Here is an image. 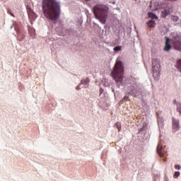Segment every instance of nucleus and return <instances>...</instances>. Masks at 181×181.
<instances>
[{"label":"nucleus","mask_w":181,"mask_h":181,"mask_svg":"<svg viewBox=\"0 0 181 181\" xmlns=\"http://www.w3.org/2000/svg\"><path fill=\"white\" fill-rule=\"evenodd\" d=\"M42 12L46 19L56 21L62 13L60 3L56 0H42Z\"/></svg>","instance_id":"f257e3e1"},{"label":"nucleus","mask_w":181,"mask_h":181,"mask_svg":"<svg viewBox=\"0 0 181 181\" xmlns=\"http://www.w3.org/2000/svg\"><path fill=\"white\" fill-rule=\"evenodd\" d=\"M93 12L95 19L105 25L110 13V7L105 4H98L93 7Z\"/></svg>","instance_id":"f03ea898"},{"label":"nucleus","mask_w":181,"mask_h":181,"mask_svg":"<svg viewBox=\"0 0 181 181\" xmlns=\"http://www.w3.org/2000/svg\"><path fill=\"white\" fill-rule=\"evenodd\" d=\"M111 74L116 83H121V84H122V78L124 77V66H122V62L121 61H117L116 62Z\"/></svg>","instance_id":"7ed1b4c3"},{"label":"nucleus","mask_w":181,"mask_h":181,"mask_svg":"<svg viewBox=\"0 0 181 181\" xmlns=\"http://www.w3.org/2000/svg\"><path fill=\"white\" fill-rule=\"evenodd\" d=\"M165 45L164 47V51L165 52H169L170 49H172V46H170V42L173 45L174 49L175 50H178L179 52H181V40L179 37H176L174 40H170L168 37H165Z\"/></svg>","instance_id":"20e7f679"},{"label":"nucleus","mask_w":181,"mask_h":181,"mask_svg":"<svg viewBox=\"0 0 181 181\" xmlns=\"http://www.w3.org/2000/svg\"><path fill=\"white\" fill-rule=\"evenodd\" d=\"M153 77L155 80H159L160 76V61L158 59H153L152 62Z\"/></svg>","instance_id":"39448f33"},{"label":"nucleus","mask_w":181,"mask_h":181,"mask_svg":"<svg viewBox=\"0 0 181 181\" xmlns=\"http://www.w3.org/2000/svg\"><path fill=\"white\" fill-rule=\"evenodd\" d=\"M168 15H170V7L167 6L161 12V18H166Z\"/></svg>","instance_id":"423d86ee"},{"label":"nucleus","mask_w":181,"mask_h":181,"mask_svg":"<svg viewBox=\"0 0 181 181\" xmlns=\"http://www.w3.org/2000/svg\"><path fill=\"white\" fill-rule=\"evenodd\" d=\"M157 120L159 128H163V122L165 120L163 119V117L159 116V112H157Z\"/></svg>","instance_id":"0eeeda50"},{"label":"nucleus","mask_w":181,"mask_h":181,"mask_svg":"<svg viewBox=\"0 0 181 181\" xmlns=\"http://www.w3.org/2000/svg\"><path fill=\"white\" fill-rule=\"evenodd\" d=\"M173 129H175V131H177L180 127L179 126V120H177L174 117H173Z\"/></svg>","instance_id":"6e6552de"},{"label":"nucleus","mask_w":181,"mask_h":181,"mask_svg":"<svg viewBox=\"0 0 181 181\" xmlns=\"http://www.w3.org/2000/svg\"><path fill=\"white\" fill-rule=\"evenodd\" d=\"M157 152H158L159 156H160L161 158H163V156H165V154L166 153L165 152V148H159V146L157 148Z\"/></svg>","instance_id":"1a4fd4ad"},{"label":"nucleus","mask_w":181,"mask_h":181,"mask_svg":"<svg viewBox=\"0 0 181 181\" xmlns=\"http://www.w3.org/2000/svg\"><path fill=\"white\" fill-rule=\"evenodd\" d=\"M146 25H147L148 28H149L150 29H152V28H155V26H156V23H155V21H153V20H150L149 21H148L146 23Z\"/></svg>","instance_id":"9d476101"},{"label":"nucleus","mask_w":181,"mask_h":181,"mask_svg":"<svg viewBox=\"0 0 181 181\" xmlns=\"http://www.w3.org/2000/svg\"><path fill=\"white\" fill-rule=\"evenodd\" d=\"M90 83V78H86L84 79H82L81 81V84H83V86H87Z\"/></svg>","instance_id":"9b49d317"},{"label":"nucleus","mask_w":181,"mask_h":181,"mask_svg":"<svg viewBox=\"0 0 181 181\" xmlns=\"http://www.w3.org/2000/svg\"><path fill=\"white\" fill-rule=\"evenodd\" d=\"M148 18H151V21H153V19H158V17L156 15L153 14V13H148Z\"/></svg>","instance_id":"f8f14e48"},{"label":"nucleus","mask_w":181,"mask_h":181,"mask_svg":"<svg viewBox=\"0 0 181 181\" xmlns=\"http://www.w3.org/2000/svg\"><path fill=\"white\" fill-rule=\"evenodd\" d=\"M170 18L173 22H177L179 21V16H171Z\"/></svg>","instance_id":"ddd939ff"},{"label":"nucleus","mask_w":181,"mask_h":181,"mask_svg":"<svg viewBox=\"0 0 181 181\" xmlns=\"http://www.w3.org/2000/svg\"><path fill=\"white\" fill-rule=\"evenodd\" d=\"M122 47L117 46L114 48V52H121Z\"/></svg>","instance_id":"4468645a"},{"label":"nucleus","mask_w":181,"mask_h":181,"mask_svg":"<svg viewBox=\"0 0 181 181\" xmlns=\"http://www.w3.org/2000/svg\"><path fill=\"white\" fill-rule=\"evenodd\" d=\"M115 126L116 127V128H117L118 132H119L121 131V123L119 122H117Z\"/></svg>","instance_id":"2eb2a0df"},{"label":"nucleus","mask_w":181,"mask_h":181,"mask_svg":"<svg viewBox=\"0 0 181 181\" xmlns=\"http://www.w3.org/2000/svg\"><path fill=\"white\" fill-rule=\"evenodd\" d=\"M179 176H180V172L179 171H175V174H174V178L175 179H177V177H179Z\"/></svg>","instance_id":"dca6fc26"},{"label":"nucleus","mask_w":181,"mask_h":181,"mask_svg":"<svg viewBox=\"0 0 181 181\" xmlns=\"http://www.w3.org/2000/svg\"><path fill=\"white\" fill-rule=\"evenodd\" d=\"M177 111L181 114V103L177 104Z\"/></svg>","instance_id":"f3484780"},{"label":"nucleus","mask_w":181,"mask_h":181,"mask_svg":"<svg viewBox=\"0 0 181 181\" xmlns=\"http://www.w3.org/2000/svg\"><path fill=\"white\" fill-rule=\"evenodd\" d=\"M175 168L177 169V170H180L181 166L180 165H175Z\"/></svg>","instance_id":"a211bd4d"},{"label":"nucleus","mask_w":181,"mask_h":181,"mask_svg":"<svg viewBox=\"0 0 181 181\" xmlns=\"http://www.w3.org/2000/svg\"><path fill=\"white\" fill-rule=\"evenodd\" d=\"M8 13L11 16H13V18H15V15H13V13H12V12L11 11V9H8Z\"/></svg>","instance_id":"6ab92c4d"},{"label":"nucleus","mask_w":181,"mask_h":181,"mask_svg":"<svg viewBox=\"0 0 181 181\" xmlns=\"http://www.w3.org/2000/svg\"><path fill=\"white\" fill-rule=\"evenodd\" d=\"M124 100H126V101H128V97L127 96H124L122 99V101H124Z\"/></svg>","instance_id":"aec40b11"},{"label":"nucleus","mask_w":181,"mask_h":181,"mask_svg":"<svg viewBox=\"0 0 181 181\" xmlns=\"http://www.w3.org/2000/svg\"><path fill=\"white\" fill-rule=\"evenodd\" d=\"M81 89V88H80V85L79 86H78L77 87H76V90H80Z\"/></svg>","instance_id":"412c9836"},{"label":"nucleus","mask_w":181,"mask_h":181,"mask_svg":"<svg viewBox=\"0 0 181 181\" xmlns=\"http://www.w3.org/2000/svg\"><path fill=\"white\" fill-rule=\"evenodd\" d=\"M176 100H174V101H173V104H176Z\"/></svg>","instance_id":"4be33fe9"}]
</instances>
